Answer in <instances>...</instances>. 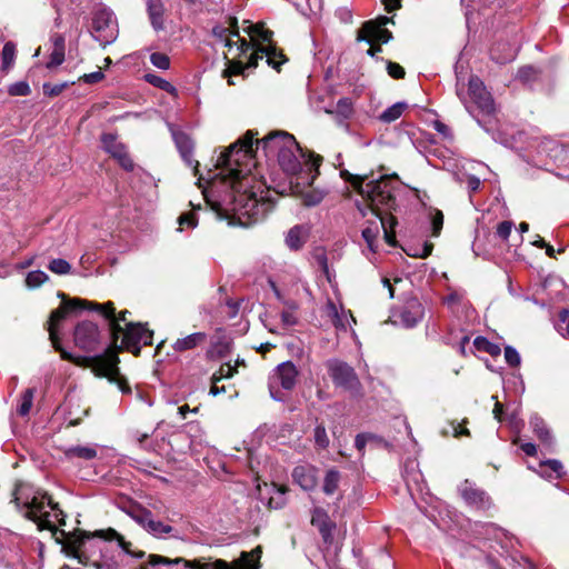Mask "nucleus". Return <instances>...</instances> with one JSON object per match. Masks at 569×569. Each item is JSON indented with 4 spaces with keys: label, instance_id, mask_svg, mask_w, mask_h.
Segmentation results:
<instances>
[{
    "label": "nucleus",
    "instance_id": "nucleus-1",
    "mask_svg": "<svg viewBox=\"0 0 569 569\" xmlns=\"http://www.w3.org/2000/svg\"><path fill=\"white\" fill-rule=\"evenodd\" d=\"M262 149L266 157H276L280 168L290 177V186H311L319 173L321 158L305 152L295 137L288 132H274L262 140H254L248 131L237 142L222 152L216 163V172L208 181L212 189H223V199L246 223L262 220L273 203L266 192L264 184L251 173L254 152Z\"/></svg>",
    "mask_w": 569,
    "mask_h": 569
},
{
    "label": "nucleus",
    "instance_id": "nucleus-2",
    "mask_svg": "<svg viewBox=\"0 0 569 569\" xmlns=\"http://www.w3.org/2000/svg\"><path fill=\"white\" fill-rule=\"evenodd\" d=\"M84 309L90 311H97L100 315H102V317L106 320H108L113 343L118 341L120 335H122L123 332L121 322H126L127 315L129 313V311L124 310L121 311L118 316H116V308L113 302L111 301H108L106 303H98L93 301L74 298L71 300L63 301L58 309L51 312L48 331L53 348L58 352H60V356L63 360H68L77 366L89 367L92 369L96 376L106 377L110 382L116 383L122 393H130V387L128 386L126 379L119 372V358L116 353L112 352L94 357H76L61 347L57 333L59 323L61 322V320L66 319L71 312Z\"/></svg>",
    "mask_w": 569,
    "mask_h": 569
},
{
    "label": "nucleus",
    "instance_id": "nucleus-3",
    "mask_svg": "<svg viewBox=\"0 0 569 569\" xmlns=\"http://www.w3.org/2000/svg\"><path fill=\"white\" fill-rule=\"evenodd\" d=\"M358 194L366 201V210L360 209L363 217L369 216L366 226L362 229V238L368 248L375 252L377 250V241L380 231H383L385 241L393 247L396 246V234L393 231L397 224L396 218L390 213H383L381 207L390 211L396 206V197L389 179L380 177L378 180L366 181L358 174Z\"/></svg>",
    "mask_w": 569,
    "mask_h": 569
},
{
    "label": "nucleus",
    "instance_id": "nucleus-4",
    "mask_svg": "<svg viewBox=\"0 0 569 569\" xmlns=\"http://www.w3.org/2000/svg\"><path fill=\"white\" fill-rule=\"evenodd\" d=\"M11 502L24 518L36 522L40 530H52L57 523H62V511L58 505L30 483L17 482Z\"/></svg>",
    "mask_w": 569,
    "mask_h": 569
},
{
    "label": "nucleus",
    "instance_id": "nucleus-5",
    "mask_svg": "<svg viewBox=\"0 0 569 569\" xmlns=\"http://www.w3.org/2000/svg\"><path fill=\"white\" fill-rule=\"evenodd\" d=\"M248 33L253 41H259L260 44H258L256 50L249 54L246 68L256 67L258 64V60L266 57L268 64L278 69L284 60H277L278 58H283V54L279 52L276 46L271 42L272 31L267 29L263 23H256L249 26ZM228 68L223 70V77L228 79L229 84H234L231 77L242 73L244 66L242 61L228 60Z\"/></svg>",
    "mask_w": 569,
    "mask_h": 569
},
{
    "label": "nucleus",
    "instance_id": "nucleus-6",
    "mask_svg": "<svg viewBox=\"0 0 569 569\" xmlns=\"http://www.w3.org/2000/svg\"><path fill=\"white\" fill-rule=\"evenodd\" d=\"M261 548L257 547L250 553L242 552L239 562L233 566L224 560H216L213 562H202L201 560H186L176 558L173 560L159 555H149L148 563L141 565L139 569H148V566L156 567L159 565H178L183 563L186 569H258L257 560L260 558Z\"/></svg>",
    "mask_w": 569,
    "mask_h": 569
},
{
    "label": "nucleus",
    "instance_id": "nucleus-7",
    "mask_svg": "<svg viewBox=\"0 0 569 569\" xmlns=\"http://www.w3.org/2000/svg\"><path fill=\"white\" fill-rule=\"evenodd\" d=\"M389 22H392L391 18L381 16L375 20L367 21L363 23L361 29H358V41L366 40L370 47L367 53L371 57L380 52L381 43H387L392 38V33L385 28Z\"/></svg>",
    "mask_w": 569,
    "mask_h": 569
},
{
    "label": "nucleus",
    "instance_id": "nucleus-8",
    "mask_svg": "<svg viewBox=\"0 0 569 569\" xmlns=\"http://www.w3.org/2000/svg\"><path fill=\"white\" fill-rule=\"evenodd\" d=\"M298 377V369L291 361H286L276 367L269 376L268 387L272 399L283 401L286 398L284 391H290L295 388Z\"/></svg>",
    "mask_w": 569,
    "mask_h": 569
},
{
    "label": "nucleus",
    "instance_id": "nucleus-9",
    "mask_svg": "<svg viewBox=\"0 0 569 569\" xmlns=\"http://www.w3.org/2000/svg\"><path fill=\"white\" fill-rule=\"evenodd\" d=\"M91 34L103 47L116 41L119 29L117 18L111 10L99 8L93 12Z\"/></svg>",
    "mask_w": 569,
    "mask_h": 569
},
{
    "label": "nucleus",
    "instance_id": "nucleus-10",
    "mask_svg": "<svg viewBox=\"0 0 569 569\" xmlns=\"http://www.w3.org/2000/svg\"><path fill=\"white\" fill-rule=\"evenodd\" d=\"M122 335V347L134 356L140 353L141 346L152 345L153 332L144 328L141 323H126V330Z\"/></svg>",
    "mask_w": 569,
    "mask_h": 569
},
{
    "label": "nucleus",
    "instance_id": "nucleus-11",
    "mask_svg": "<svg viewBox=\"0 0 569 569\" xmlns=\"http://www.w3.org/2000/svg\"><path fill=\"white\" fill-rule=\"evenodd\" d=\"M73 341L79 349L86 352H93L100 346L101 332L94 322L82 321L74 328Z\"/></svg>",
    "mask_w": 569,
    "mask_h": 569
},
{
    "label": "nucleus",
    "instance_id": "nucleus-12",
    "mask_svg": "<svg viewBox=\"0 0 569 569\" xmlns=\"http://www.w3.org/2000/svg\"><path fill=\"white\" fill-rule=\"evenodd\" d=\"M425 308L416 297L408 298L403 306L392 315V322L405 328L416 327L423 318Z\"/></svg>",
    "mask_w": 569,
    "mask_h": 569
},
{
    "label": "nucleus",
    "instance_id": "nucleus-13",
    "mask_svg": "<svg viewBox=\"0 0 569 569\" xmlns=\"http://www.w3.org/2000/svg\"><path fill=\"white\" fill-rule=\"evenodd\" d=\"M469 96L482 116H492L496 112L495 101L491 93L486 89L478 77H471L468 84Z\"/></svg>",
    "mask_w": 569,
    "mask_h": 569
},
{
    "label": "nucleus",
    "instance_id": "nucleus-14",
    "mask_svg": "<svg viewBox=\"0 0 569 569\" xmlns=\"http://www.w3.org/2000/svg\"><path fill=\"white\" fill-rule=\"evenodd\" d=\"M212 36L229 49L236 46L239 57L246 56L250 49V44L244 39L240 38L234 19L230 21L229 27L216 26L212 29Z\"/></svg>",
    "mask_w": 569,
    "mask_h": 569
},
{
    "label": "nucleus",
    "instance_id": "nucleus-15",
    "mask_svg": "<svg viewBox=\"0 0 569 569\" xmlns=\"http://www.w3.org/2000/svg\"><path fill=\"white\" fill-rule=\"evenodd\" d=\"M459 492L465 502L476 510L486 511L492 506V500L488 493L469 480H465L460 485Z\"/></svg>",
    "mask_w": 569,
    "mask_h": 569
},
{
    "label": "nucleus",
    "instance_id": "nucleus-16",
    "mask_svg": "<svg viewBox=\"0 0 569 569\" xmlns=\"http://www.w3.org/2000/svg\"><path fill=\"white\" fill-rule=\"evenodd\" d=\"M329 376L337 387L349 388L355 379V371L351 366L338 359H330L326 362Z\"/></svg>",
    "mask_w": 569,
    "mask_h": 569
},
{
    "label": "nucleus",
    "instance_id": "nucleus-17",
    "mask_svg": "<svg viewBox=\"0 0 569 569\" xmlns=\"http://www.w3.org/2000/svg\"><path fill=\"white\" fill-rule=\"evenodd\" d=\"M292 478L303 490H312L317 485V469L309 465L297 466Z\"/></svg>",
    "mask_w": 569,
    "mask_h": 569
},
{
    "label": "nucleus",
    "instance_id": "nucleus-18",
    "mask_svg": "<svg viewBox=\"0 0 569 569\" xmlns=\"http://www.w3.org/2000/svg\"><path fill=\"white\" fill-rule=\"evenodd\" d=\"M176 146L183 158V160L191 167L193 166L194 172L198 170L199 162L192 159L193 143L189 136L183 132L173 133Z\"/></svg>",
    "mask_w": 569,
    "mask_h": 569
},
{
    "label": "nucleus",
    "instance_id": "nucleus-19",
    "mask_svg": "<svg viewBox=\"0 0 569 569\" xmlns=\"http://www.w3.org/2000/svg\"><path fill=\"white\" fill-rule=\"evenodd\" d=\"M517 53V43H496L491 49V58L500 64L512 61Z\"/></svg>",
    "mask_w": 569,
    "mask_h": 569
},
{
    "label": "nucleus",
    "instance_id": "nucleus-20",
    "mask_svg": "<svg viewBox=\"0 0 569 569\" xmlns=\"http://www.w3.org/2000/svg\"><path fill=\"white\" fill-rule=\"evenodd\" d=\"M97 448L98 447L96 445L71 446L64 450V456L68 460L79 459V460L89 461V460H93L94 458H97V456H98Z\"/></svg>",
    "mask_w": 569,
    "mask_h": 569
},
{
    "label": "nucleus",
    "instance_id": "nucleus-21",
    "mask_svg": "<svg viewBox=\"0 0 569 569\" xmlns=\"http://www.w3.org/2000/svg\"><path fill=\"white\" fill-rule=\"evenodd\" d=\"M311 523L318 528L326 542L331 539L332 523L326 511L316 508L312 513Z\"/></svg>",
    "mask_w": 569,
    "mask_h": 569
},
{
    "label": "nucleus",
    "instance_id": "nucleus-22",
    "mask_svg": "<svg viewBox=\"0 0 569 569\" xmlns=\"http://www.w3.org/2000/svg\"><path fill=\"white\" fill-rule=\"evenodd\" d=\"M358 451L361 450H386L388 442L373 433H361L358 435Z\"/></svg>",
    "mask_w": 569,
    "mask_h": 569
},
{
    "label": "nucleus",
    "instance_id": "nucleus-23",
    "mask_svg": "<svg viewBox=\"0 0 569 569\" xmlns=\"http://www.w3.org/2000/svg\"><path fill=\"white\" fill-rule=\"evenodd\" d=\"M207 339V335L204 332H194L184 338L177 339L172 345V348L177 352H183L187 350L194 349L199 345L203 343Z\"/></svg>",
    "mask_w": 569,
    "mask_h": 569
},
{
    "label": "nucleus",
    "instance_id": "nucleus-24",
    "mask_svg": "<svg viewBox=\"0 0 569 569\" xmlns=\"http://www.w3.org/2000/svg\"><path fill=\"white\" fill-rule=\"evenodd\" d=\"M147 10L152 27L156 30L162 29L163 27V4L161 0H148Z\"/></svg>",
    "mask_w": 569,
    "mask_h": 569
},
{
    "label": "nucleus",
    "instance_id": "nucleus-25",
    "mask_svg": "<svg viewBox=\"0 0 569 569\" xmlns=\"http://www.w3.org/2000/svg\"><path fill=\"white\" fill-rule=\"evenodd\" d=\"M53 50L50 54L49 61L46 67L48 69L56 68L64 61V38L62 36H56L52 39Z\"/></svg>",
    "mask_w": 569,
    "mask_h": 569
},
{
    "label": "nucleus",
    "instance_id": "nucleus-26",
    "mask_svg": "<svg viewBox=\"0 0 569 569\" xmlns=\"http://www.w3.org/2000/svg\"><path fill=\"white\" fill-rule=\"evenodd\" d=\"M539 475L543 478H561L563 476V466L559 460L549 459L540 462Z\"/></svg>",
    "mask_w": 569,
    "mask_h": 569
},
{
    "label": "nucleus",
    "instance_id": "nucleus-27",
    "mask_svg": "<svg viewBox=\"0 0 569 569\" xmlns=\"http://www.w3.org/2000/svg\"><path fill=\"white\" fill-rule=\"evenodd\" d=\"M308 186H291V189L295 193H300L303 199V203L308 207L317 206L323 199V192L320 190H306Z\"/></svg>",
    "mask_w": 569,
    "mask_h": 569
},
{
    "label": "nucleus",
    "instance_id": "nucleus-28",
    "mask_svg": "<svg viewBox=\"0 0 569 569\" xmlns=\"http://www.w3.org/2000/svg\"><path fill=\"white\" fill-rule=\"evenodd\" d=\"M306 230L301 226H295L291 228L286 237L287 246L292 250L300 249L306 242Z\"/></svg>",
    "mask_w": 569,
    "mask_h": 569
},
{
    "label": "nucleus",
    "instance_id": "nucleus-29",
    "mask_svg": "<svg viewBox=\"0 0 569 569\" xmlns=\"http://www.w3.org/2000/svg\"><path fill=\"white\" fill-rule=\"evenodd\" d=\"M102 148L110 153L114 159L126 150L124 144L117 140V137L111 133H103L101 137Z\"/></svg>",
    "mask_w": 569,
    "mask_h": 569
},
{
    "label": "nucleus",
    "instance_id": "nucleus-30",
    "mask_svg": "<svg viewBox=\"0 0 569 569\" xmlns=\"http://www.w3.org/2000/svg\"><path fill=\"white\" fill-rule=\"evenodd\" d=\"M408 104L403 101L396 102L391 107L387 108L380 116L379 120L385 123H391L399 119L402 113L407 110Z\"/></svg>",
    "mask_w": 569,
    "mask_h": 569
},
{
    "label": "nucleus",
    "instance_id": "nucleus-31",
    "mask_svg": "<svg viewBox=\"0 0 569 569\" xmlns=\"http://www.w3.org/2000/svg\"><path fill=\"white\" fill-rule=\"evenodd\" d=\"M541 70L533 66H523L517 72V79L523 84H531L540 79Z\"/></svg>",
    "mask_w": 569,
    "mask_h": 569
},
{
    "label": "nucleus",
    "instance_id": "nucleus-32",
    "mask_svg": "<svg viewBox=\"0 0 569 569\" xmlns=\"http://www.w3.org/2000/svg\"><path fill=\"white\" fill-rule=\"evenodd\" d=\"M339 124H343V121L350 118L353 113V103L350 98H341L337 102L336 111H335Z\"/></svg>",
    "mask_w": 569,
    "mask_h": 569
},
{
    "label": "nucleus",
    "instance_id": "nucleus-33",
    "mask_svg": "<svg viewBox=\"0 0 569 569\" xmlns=\"http://www.w3.org/2000/svg\"><path fill=\"white\" fill-rule=\"evenodd\" d=\"M284 309L281 312V322L286 327L295 326L298 321L296 311L298 305L295 301H283Z\"/></svg>",
    "mask_w": 569,
    "mask_h": 569
},
{
    "label": "nucleus",
    "instance_id": "nucleus-34",
    "mask_svg": "<svg viewBox=\"0 0 569 569\" xmlns=\"http://www.w3.org/2000/svg\"><path fill=\"white\" fill-rule=\"evenodd\" d=\"M358 565H361L362 569H380L381 566H385L387 569H389L392 566V562L390 556L382 551L372 561L367 560L362 562V560L358 558Z\"/></svg>",
    "mask_w": 569,
    "mask_h": 569
},
{
    "label": "nucleus",
    "instance_id": "nucleus-35",
    "mask_svg": "<svg viewBox=\"0 0 569 569\" xmlns=\"http://www.w3.org/2000/svg\"><path fill=\"white\" fill-rule=\"evenodd\" d=\"M33 397H34V389L28 388L27 390L23 391V393L21 395V398H20V402L17 408V412L20 416L24 417L30 412L32 405H33Z\"/></svg>",
    "mask_w": 569,
    "mask_h": 569
},
{
    "label": "nucleus",
    "instance_id": "nucleus-36",
    "mask_svg": "<svg viewBox=\"0 0 569 569\" xmlns=\"http://www.w3.org/2000/svg\"><path fill=\"white\" fill-rule=\"evenodd\" d=\"M299 12L303 16L316 13L321 9L320 0H291Z\"/></svg>",
    "mask_w": 569,
    "mask_h": 569
},
{
    "label": "nucleus",
    "instance_id": "nucleus-37",
    "mask_svg": "<svg viewBox=\"0 0 569 569\" xmlns=\"http://www.w3.org/2000/svg\"><path fill=\"white\" fill-rule=\"evenodd\" d=\"M340 481V473L337 470H329L325 477L323 481V492L326 495H333L337 489Z\"/></svg>",
    "mask_w": 569,
    "mask_h": 569
},
{
    "label": "nucleus",
    "instance_id": "nucleus-38",
    "mask_svg": "<svg viewBox=\"0 0 569 569\" xmlns=\"http://www.w3.org/2000/svg\"><path fill=\"white\" fill-rule=\"evenodd\" d=\"M556 330L565 338H569V310L562 308L558 312V320L555 325Z\"/></svg>",
    "mask_w": 569,
    "mask_h": 569
},
{
    "label": "nucleus",
    "instance_id": "nucleus-39",
    "mask_svg": "<svg viewBox=\"0 0 569 569\" xmlns=\"http://www.w3.org/2000/svg\"><path fill=\"white\" fill-rule=\"evenodd\" d=\"M16 59V44L11 41L4 43L2 48V68L10 69Z\"/></svg>",
    "mask_w": 569,
    "mask_h": 569
},
{
    "label": "nucleus",
    "instance_id": "nucleus-40",
    "mask_svg": "<svg viewBox=\"0 0 569 569\" xmlns=\"http://www.w3.org/2000/svg\"><path fill=\"white\" fill-rule=\"evenodd\" d=\"M533 426V431L537 437L545 443L550 445L552 441V436L542 420L536 419L531 422Z\"/></svg>",
    "mask_w": 569,
    "mask_h": 569
},
{
    "label": "nucleus",
    "instance_id": "nucleus-41",
    "mask_svg": "<svg viewBox=\"0 0 569 569\" xmlns=\"http://www.w3.org/2000/svg\"><path fill=\"white\" fill-rule=\"evenodd\" d=\"M48 274L42 270L30 271L27 274L26 283L29 288H37L48 280Z\"/></svg>",
    "mask_w": 569,
    "mask_h": 569
},
{
    "label": "nucleus",
    "instance_id": "nucleus-42",
    "mask_svg": "<svg viewBox=\"0 0 569 569\" xmlns=\"http://www.w3.org/2000/svg\"><path fill=\"white\" fill-rule=\"evenodd\" d=\"M237 372L236 366H231L229 362L223 363L217 372L213 373L211 380L214 381V383H218L222 379H229L234 376Z\"/></svg>",
    "mask_w": 569,
    "mask_h": 569
},
{
    "label": "nucleus",
    "instance_id": "nucleus-43",
    "mask_svg": "<svg viewBox=\"0 0 569 569\" xmlns=\"http://www.w3.org/2000/svg\"><path fill=\"white\" fill-rule=\"evenodd\" d=\"M146 80L154 87L160 88L167 92L172 93L176 91V88L169 81L164 80L163 78L157 74L148 73L146 74Z\"/></svg>",
    "mask_w": 569,
    "mask_h": 569
},
{
    "label": "nucleus",
    "instance_id": "nucleus-44",
    "mask_svg": "<svg viewBox=\"0 0 569 569\" xmlns=\"http://www.w3.org/2000/svg\"><path fill=\"white\" fill-rule=\"evenodd\" d=\"M50 271L56 274H67L71 270V264L64 259H52L48 264Z\"/></svg>",
    "mask_w": 569,
    "mask_h": 569
},
{
    "label": "nucleus",
    "instance_id": "nucleus-45",
    "mask_svg": "<svg viewBox=\"0 0 569 569\" xmlns=\"http://www.w3.org/2000/svg\"><path fill=\"white\" fill-rule=\"evenodd\" d=\"M150 62L158 69L167 70L170 67V59L166 53L153 52L150 56Z\"/></svg>",
    "mask_w": 569,
    "mask_h": 569
},
{
    "label": "nucleus",
    "instance_id": "nucleus-46",
    "mask_svg": "<svg viewBox=\"0 0 569 569\" xmlns=\"http://www.w3.org/2000/svg\"><path fill=\"white\" fill-rule=\"evenodd\" d=\"M30 92H31L30 86L26 81H19V82L12 83L8 88V93L13 97L28 96V94H30Z\"/></svg>",
    "mask_w": 569,
    "mask_h": 569
},
{
    "label": "nucleus",
    "instance_id": "nucleus-47",
    "mask_svg": "<svg viewBox=\"0 0 569 569\" xmlns=\"http://www.w3.org/2000/svg\"><path fill=\"white\" fill-rule=\"evenodd\" d=\"M313 438H315L316 445L319 448L325 449L329 446V438H328L327 431L323 426H317L315 428Z\"/></svg>",
    "mask_w": 569,
    "mask_h": 569
},
{
    "label": "nucleus",
    "instance_id": "nucleus-48",
    "mask_svg": "<svg viewBox=\"0 0 569 569\" xmlns=\"http://www.w3.org/2000/svg\"><path fill=\"white\" fill-rule=\"evenodd\" d=\"M147 530L153 535L160 536L170 533L173 529L169 525L152 519L151 522H149V528Z\"/></svg>",
    "mask_w": 569,
    "mask_h": 569
},
{
    "label": "nucleus",
    "instance_id": "nucleus-49",
    "mask_svg": "<svg viewBox=\"0 0 569 569\" xmlns=\"http://www.w3.org/2000/svg\"><path fill=\"white\" fill-rule=\"evenodd\" d=\"M69 84V82H62L58 84L44 83L43 92L49 97H56L59 96L66 88H68Z\"/></svg>",
    "mask_w": 569,
    "mask_h": 569
},
{
    "label": "nucleus",
    "instance_id": "nucleus-50",
    "mask_svg": "<svg viewBox=\"0 0 569 569\" xmlns=\"http://www.w3.org/2000/svg\"><path fill=\"white\" fill-rule=\"evenodd\" d=\"M505 359L511 367H518L520 365V355L510 346L505 348Z\"/></svg>",
    "mask_w": 569,
    "mask_h": 569
},
{
    "label": "nucleus",
    "instance_id": "nucleus-51",
    "mask_svg": "<svg viewBox=\"0 0 569 569\" xmlns=\"http://www.w3.org/2000/svg\"><path fill=\"white\" fill-rule=\"evenodd\" d=\"M133 519L141 525L143 528H149V522H151L152 513L149 510L142 509L133 515Z\"/></svg>",
    "mask_w": 569,
    "mask_h": 569
},
{
    "label": "nucleus",
    "instance_id": "nucleus-52",
    "mask_svg": "<svg viewBox=\"0 0 569 569\" xmlns=\"http://www.w3.org/2000/svg\"><path fill=\"white\" fill-rule=\"evenodd\" d=\"M432 236L438 237L443 226V214L441 211L436 210L431 219Z\"/></svg>",
    "mask_w": 569,
    "mask_h": 569
},
{
    "label": "nucleus",
    "instance_id": "nucleus-53",
    "mask_svg": "<svg viewBox=\"0 0 569 569\" xmlns=\"http://www.w3.org/2000/svg\"><path fill=\"white\" fill-rule=\"evenodd\" d=\"M387 71L395 79H402L406 74L405 69L399 63L392 61L387 62Z\"/></svg>",
    "mask_w": 569,
    "mask_h": 569
},
{
    "label": "nucleus",
    "instance_id": "nucleus-54",
    "mask_svg": "<svg viewBox=\"0 0 569 569\" xmlns=\"http://www.w3.org/2000/svg\"><path fill=\"white\" fill-rule=\"evenodd\" d=\"M512 222L511 221H502L497 227V234L502 240H507L511 233L512 230Z\"/></svg>",
    "mask_w": 569,
    "mask_h": 569
},
{
    "label": "nucleus",
    "instance_id": "nucleus-55",
    "mask_svg": "<svg viewBox=\"0 0 569 569\" xmlns=\"http://www.w3.org/2000/svg\"><path fill=\"white\" fill-rule=\"evenodd\" d=\"M116 160L119 162V164H120L124 170H127V171H131V170H133L134 164H133V161H132V159L130 158V156H129V153H128L127 149H126L123 152H121V153H120V156H118V157L116 158Z\"/></svg>",
    "mask_w": 569,
    "mask_h": 569
},
{
    "label": "nucleus",
    "instance_id": "nucleus-56",
    "mask_svg": "<svg viewBox=\"0 0 569 569\" xmlns=\"http://www.w3.org/2000/svg\"><path fill=\"white\" fill-rule=\"evenodd\" d=\"M81 543H82L81 540H74V541H71V542L67 543L63 547V550H64L66 555L68 557L77 559L78 553L80 551L79 548H80Z\"/></svg>",
    "mask_w": 569,
    "mask_h": 569
},
{
    "label": "nucleus",
    "instance_id": "nucleus-57",
    "mask_svg": "<svg viewBox=\"0 0 569 569\" xmlns=\"http://www.w3.org/2000/svg\"><path fill=\"white\" fill-rule=\"evenodd\" d=\"M336 16L339 18V20L343 23H351L352 21V10L349 9V8H339L337 11H336Z\"/></svg>",
    "mask_w": 569,
    "mask_h": 569
},
{
    "label": "nucleus",
    "instance_id": "nucleus-58",
    "mask_svg": "<svg viewBox=\"0 0 569 569\" xmlns=\"http://www.w3.org/2000/svg\"><path fill=\"white\" fill-rule=\"evenodd\" d=\"M104 78V74L98 70L91 73L83 74L80 79L86 83H97Z\"/></svg>",
    "mask_w": 569,
    "mask_h": 569
},
{
    "label": "nucleus",
    "instance_id": "nucleus-59",
    "mask_svg": "<svg viewBox=\"0 0 569 569\" xmlns=\"http://www.w3.org/2000/svg\"><path fill=\"white\" fill-rule=\"evenodd\" d=\"M178 221L180 226L187 224L190 228H194L197 226V220L192 213L181 214Z\"/></svg>",
    "mask_w": 569,
    "mask_h": 569
},
{
    "label": "nucleus",
    "instance_id": "nucleus-60",
    "mask_svg": "<svg viewBox=\"0 0 569 569\" xmlns=\"http://www.w3.org/2000/svg\"><path fill=\"white\" fill-rule=\"evenodd\" d=\"M450 429H451V432H452L453 437H459V436H462V435L463 436H470V431L467 428H462L456 421H452L450 423Z\"/></svg>",
    "mask_w": 569,
    "mask_h": 569
},
{
    "label": "nucleus",
    "instance_id": "nucleus-61",
    "mask_svg": "<svg viewBox=\"0 0 569 569\" xmlns=\"http://www.w3.org/2000/svg\"><path fill=\"white\" fill-rule=\"evenodd\" d=\"M475 346L478 349H483V350H486L488 352H491V347H492L491 343L487 339H485L482 337H477L475 339Z\"/></svg>",
    "mask_w": 569,
    "mask_h": 569
},
{
    "label": "nucleus",
    "instance_id": "nucleus-62",
    "mask_svg": "<svg viewBox=\"0 0 569 569\" xmlns=\"http://www.w3.org/2000/svg\"><path fill=\"white\" fill-rule=\"evenodd\" d=\"M491 398H492V400H495V401H496V403H495V408H493V411H492L493 417H495V419H497V420L500 422V421L502 420L503 407H502V405L497 400V396H492Z\"/></svg>",
    "mask_w": 569,
    "mask_h": 569
},
{
    "label": "nucleus",
    "instance_id": "nucleus-63",
    "mask_svg": "<svg viewBox=\"0 0 569 569\" xmlns=\"http://www.w3.org/2000/svg\"><path fill=\"white\" fill-rule=\"evenodd\" d=\"M480 184H481V182H480L479 178H477L475 176L468 177L467 187L470 192L477 191L479 189Z\"/></svg>",
    "mask_w": 569,
    "mask_h": 569
},
{
    "label": "nucleus",
    "instance_id": "nucleus-64",
    "mask_svg": "<svg viewBox=\"0 0 569 569\" xmlns=\"http://www.w3.org/2000/svg\"><path fill=\"white\" fill-rule=\"evenodd\" d=\"M382 3L388 12H392L400 8L401 0H382Z\"/></svg>",
    "mask_w": 569,
    "mask_h": 569
}]
</instances>
